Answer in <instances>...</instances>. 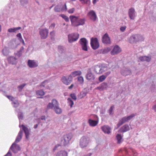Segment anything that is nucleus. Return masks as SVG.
Masks as SVG:
<instances>
[{"mask_svg":"<svg viewBox=\"0 0 156 156\" xmlns=\"http://www.w3.org/2000/svg\"><path fill=\"white\" fill-rule=\"evenodd\" d=\"M111 50L110 48H107L101 50V53L103 54L107 53Z\"/></svg>","mask_w":156,"mask_h":156,"instance_id":"7c9ffc66","label":"nucleus"},{"mask_svg":"<svg viewBox=\"0 0 156 156\" xmlns=\"http://www.w3.org/2000/svg\"><path fill=\"white\" fill-rule=\"evenodd\" d=\"M86 78L88 80H92L95 79V76L91 72H88L86 75Z\"/></svg>","mask_w":156,"mask_h":156,"instance_id":"5701e85b","label":"nucleus"},{"mask_svg":"<svg viewBox=\"0 0 156 156\" xmlns=\"http://www.w3.org/2000/svg\"><path fill=\"white\" fill-rule=\"evenodd\" d=\"M10 149L12 151L13 153H17L21 149L19 145L16 144L15 143L12 144Z\"/></svg>","mask_w":156,"mask_h":156,"instance_id":"2eb2a0df","label":"nucleus"},{"mask_svg":"<svg viewBox=\"0 0 156 156\" xmlns=\"http://www.w3.org/2000/svg\"><path fill=\"white\" fill-rule=\"evenodd\" d=\"M128 14L129 18L131 20H134L136 16V13L135 9L133 7L129 9Z\"/></svg>","mask_w":156,"mask_h":156,"instance_id":"9d476101","label":"nucleus"},{"mask_svg":"<svg viewBox=\"0 0 156 156\" xmlns=\"http://www.w3.org/2000/svg\"><path fill=\"white\" fill-rule=\"evenodd\" d=\"M55 23H52L51 24V25L50 26L49 28L53 29L55 27Z\"/></svg>","mask_w":156,"mask_h":156,"instance_id":"052dcab7","label":"nucleus"},{"mask_svg":"<svg viewBox=\"0 0 156 156\" xmlns=\"http://www.w3.org/2000/svg\"><path fill=\"white\" fill-rule=\"evenodd\" d=\"M101 129L105 133L109 134L111 133V128L108 126L105 125L101 127Z\"/></svg>","mask_w":156,"mask_h":156,"instance_id":"412c9836","label":"nucleus"},{"mask_svg":"<svg viewBox=\"0 0 156 156\" xmlns=\"http://www.w3.org/2000/svg\"><path fill=\"white\" fill-rule=\"evenodd\" d=\"M2 52L4 55L6 56L8 54V51L6 48H4L2 50Z\"/></svg>","mask_w":156,"mask_h":156,"instance_id":"c03bdc74","label":"nucleus"},{"mask_svg":"<svg viewBox=\"0 0 156 156\" xmlns=\"http://www.w3.org/2000/svg\"><path fill=\"white\" fill-rule=\"evenodd\" d=\"M101 74L103 73L105 71L107 70V68L105 66L101 67Z\"/></svg>","mask_w":156,"mask_h":156,"instance_id":"79ce46f5","label":"nucleus"},{"mask_svg":"<svg viewBox=\"0 0 156 156\" xmlns=\"http://www.w3.org/2000/svg\"><path fill=\"white\" fill-rule=\"evenodd\" d=\"M63 83L66 85H69L73 81V78L69 75L68 77L65 76H63L61 79Z\"/></svg>","mask_w":156,"mask_h":156,"instance_id":"ddd939ff","label":"nucleus"},{"mask_svg":"<svg viewBox=\"0 0 156 156\" xmlns=\"http://www.w3.org/2000/svg\"><path fill=\"white\" fill-rule=\"evenodd\" d=\"M46 117L45 115H43L41 116V119L42 120H46Z\"/></svg>","mask_w":156,"mask_h":156,"instance_id":"69168bd1","label":"nucleus"},{"mask_svg":"<svg viewBox=\"0 0 156 156\" xmlns=\"http://www.w3.org/2000/svg\"><path fill=\"white\" fill-rule=\"evenodd\" d=\"M36 93L37 95L40 96H43L45 94L44 92L42 90H37Z\"/></svg>","mask_w":156,"mask_h":156,"instance_id":"f704fd0d","label":"nucleus"},{"mask_svg":"<svg viewBox=\"0 0 156 156\" xmlns=\"http://www.w3.org/2000/svg\"><path fill=\"white\" fill-rule=\"evenodd\" d=\"M144 38L141 35L136 34L132 35L129 37V41L130 43L134 44L137 42L143 41Z\"/></svg>","mask_w":156,"mask_h":156,"instance_id":"20e7f679","label":"nucleus"},{"mask_svg":"<svg viewBox=\"0 0 156 156\" xmlns=\"http://www.w3.org/2000/svg\"><path fill=\"white\" fill-rule=\"evenodd\" d=\"M123 124L122 123V122L121 121L119 120V123L117 124V126L118 127H119L120 126L122 125Z\"/></svg>","mask_w":156,"mask_h":156,"instance_id":"e2e57ef3","label":"nucleus"},{"mask_svg":"<svg viewBox=\"0 0 156 156\" xmlns=\"http://www.w3.org/2000/svg\"><path fill=\"white\" fill-rule=\"evenodd\" d=\"M87 93L84 91H83L80 94L82 95V97H85L86 96Z\"/></svg>","mask_w":156,"mask_h":156,"instance_id":"13d9d810","label":"nucleus"},{"mask_svg":"<svg viewBox=\"0 0 156 156\" xmlns=\"http://www.w3.org/2000/svg\"><path fill=\"white\" fill-rule=\"evenodd\" d=\"M80 44H81L82 49L85 51H87V41L85 38H81L79 41Z\"/></svg>","mask_w":156,"mask_h":156,"instance_id":"6e6552de","label":"nucleus"},{"mask_svg":"<svg viewBox=\"0 0 156 156\" xmlns=\"http://www.w3.org/2000/svg\"><path fill=\"white\" fill-rule=\"evenodd\" d=\"M21 126L22 127V129H20L19 131L18 135L16 138L15 141L14 143H18L20 141L22 136V134L23 133V131L24 132L26 138L28 139L29 137V131L28 129L25 126L23 125H22Z\"/></svg>","mask_w":156,"mask_h":156,"instance_id":"f03ea898","label":"nucleus"},{"mask_svg":"<svg viewBox=\"0 0 156 156\" xmlns=\"http://www.w3.org/2000/svg\"><path fill=\"white\" fill-rule=\"evenodd\" d=\"M12 156L11 153L9 150V151L5 155H4V156Z\"/></svg>","mask_w":156,"mask_h":156,"instance_id":"bf43d9fd","label":"nucleus"},{"mask_svg":"<svg viewBox=\"0 0 156 156\" xmlns=\"http://www.w3.org/2000/svg\"><path fill=\"white\" fill-rule=\"evenodd\" d=\"M90 141L89 138L87 136H83L80 139V146L81 148L87 147Z\"/></svg>","mask_w":156,"mask_h":156,"instance_id":"423d86ee","label":"nucleus"},{"mask_svg":"<svg viewBox=\"0 0 156 156\" xmlns=\"http://www.w3.org/2000/svg\"><path fill=\"white\" fill-rule=\"evenodd\" d=\"M67 9L66 4H65L63 6L62 8H61V11H66Z\"/></svg>","mask_w":156,"mask_h":156,"instance_id":"3c124183","label":"nucleus"},{"mask_svg":"<svg viewBox=\"0 0 156 156\" xmlns=\"http://www.w3.org/2000/svg\"><path fill=\"white\" fill-rule=\"evenodd\" d=\"M16 37H18V39L22 37V36L21 34L20 33H19L16 35Z\"/></svg>","mask_w":156,"mask_h":156,"instance_id":"338daca9","label":"nucleus"},{"mask_svg":"<svg viewBox=\"0 0 156 156\" xmlns=\"http://www.w3.org/2000/svg\"><path fill=\"white\" fill-rule=\"evenodd\" d=\"M101 67L98 66H95L94 69L95 72L97 74H101Z\"/></svg>","mask_w":156,"mask_h":156,"instance_id":"473e14b6","label":"nucleus"},{"mask_svg":"<svg viewBox=\"0 0 156 156\" xmlns=\"http://www.w3.org/2000/svg\"><path fill=\"white\" fill-rule=\"evenodd\" d=\"M72 137V135L71 133L64 135L61 139L62 144L65 146H68Z\"/></svg>","mask_w":156,"mask_h":156,"instance_id":"39448f33","label":"nucleus"},{"mask_svg":"<svg viewBox=\"0 0 156 156\" xmlns=\"http://www.w3.org/2000/svg\"><path fill=\"white\" fill-rule=\"evenodd\" d=\"M108 87V85L107 83L104 82L101 83L100 86L97 87L96 89L100 90H107Z\"/></svg>","mask_w":156,"mask_h":156,"instance_id":"aec40b11","label":"nucleus"},{"mask_svg":"<svg viewBox=\"0 0 156 156\" xmlns=\"http://www.w3.org/2000/svg\"><path fill=\"white\" fill-rule=\"evenodd\" d=\"M18 117L19 120L23 119V114L22 111H19L18 112Z\"/></svg>","mask_w":156,"mask_h":156,"instance_id":"c9c22d12","label":"nucleus"},{"mask_svg":"<svg viewBox=\"0 0 156 156\" xmlns=\"http://www.w3.org/2000/svg\"><path fill=\"white\" fill-rule=\"evenodd\" d=\"M68 100L70 104V107H72L74 104L73 101L72 100H71L70 98H69L68 99Z\"/></svg>","mask_w":156,"mask_h":156,"instance_id":"49530a36","label":"nucleus"},{"mask_svg":"<svg viewBox=\"0 0 156 156\" xmlns=\"http://www.w3.org/2000/svg\"><path fill=\"white\" fill-rule=\"evenodd\" d=\"M74 11L75 9L74 8H73L69 9L68 12L69 13H73L74 12Z\"/></svg>","mask_w":156,"mask_h":156,"instance_id":"6e6d98bb","label":"nucleus"},{"mask_svg":"<svg viewBox=\"0 0 156 156\" xmlns=\"http://www.w3.org/2000/svg\"><path fill=\"white\" fill-rule=\"evenodd\" d=\"M88 123L90 126H94L97 125L98 123V121L89 119L88 120Z\"/></svg>","mask_w":156,"mask_h":156,"instance_id":"a878e982","label":"nucleus"},{"mask_svg":"<svg viewBox=\"0 0 156 156\" xmlns=\"http://www.w3.org/2000/svg\"><path fill=\"white\" fill-rule=\"evenodd\" d=\"M48 30L47 29H41L39 31V34L41 38L43 39H46L48 34Z\"/></svg>","mask_w":156,"mask_h":156,"instance_id":"f8f14e48","label":"nucleus"},{"mask_svg":"<svg viewBox=\"0 0 156 156\" xmlns=\"http://www.w3.org/2000/svg\"><path fill=\"white\" fill-rule=\"evenodd\" d=\"M56 156H68V153L65 151H61L57 153Z\"/></svg>","mask_w":156,"mask_h":156,"instance_id":"cd10ccee","label":"nucleus"},{"mask_svg":"<svg viewBox=\"0 0 156 156\" xmlns=\"http://www.w3.org/2000/svg\"><path fill=\"white\" fill-rule=\"evenodd\" d=\"M71 97L74 100H76V96L74 94H71Z\"/></svg>","mask_w":156,"mask_h":156,"instance_id":"4d7b16f0","label":"nucleus"},{"mask_svg":"<svg viewBox=\"0 0 156 156\" xmlns=\"http://www.w3.org/2000/svg\"><path fill=\"white\" fill-rule=\"evenodd\" d=\"M90 45L93 49H98L99 47L98 39L97 38H92L90 40Z\"/></svg>","mask_w":156,"mask_h":156,"instance_id":"0eeeda50","label":"nucleus"},{"mask_svg":"<svg viewBox=\"0 0 156 156\" xmlns=\"http://www.w3.org/2000/svg\"><path fill=\"white\" fill-rule=\"evenodd\" d=\"M116 139L117 140V143L120 144L121 143V140L122 137L120 134H117L116 136Z\"/></svg>","mask_w":156,"mask_h":156,"instance_id":"c756f323","label":"nucleus"},{"mask_svg":"<svg viewBox=\"0 0 156 156\" xmlns=\"http://www.w3.org/2000/svg\"><path fill=\"white\" fill-rule=\"evenodd\" d=\"M26 84L23 83L20 86H18L17 88L19 91L20 92L21 91L24 87L26 86Z\"/></svg>","mask_w":156,"mask_h":156,"instance_id":"ea45409f","label":"nucleus"},{"mask_svg":"<svg viewBox=\"0 0 156 156\" xmlns=\"http://www.w3.org/2000/svg\"><path fill=\"white\" fill-rule=\"evenodd\" d=\"M111 73V71H108L106 72L105 73V76H106V77H107V76H108Z\"/></svg>","mask_w":156,"mask_h":156,"instance_id":"680f3d73","label":"nucleus"},{"mask_svg":"<svg viewBox=\"0 0 156 156\" xmlns=\"http://www.w3.org/2000/svg\"><path fill=\"white\" fill-rule=\"evenodd\" d=\"M24 49V48L23 47H22L20 50L17 51L16 53H15V55L19 57H20L22 54L23 51Z\"/></svg>","mask_w":156,"mask_h":156,"instance_id":"bb28decb","label":"nucleus"},{"mask_svg":"<svg viewBox=\"0 0 156 156\" xmlns=\"http://www.w3.org/2000/svg\"><path fill=\"white\" fill-rule=\"evenodd\" d=\"M121 50L120 47L117 45H115L112 50L111 51V54L112 55H116L119 53Z\"/></svg>","mask_w":156,"mask_h":156,"instance_id":"a211bd4d","label":"nucleus"},{"mask_svg":"<svg viewBox=\"0 0 156 156\" xmlns=\"http://www.w3.org/2000/svg\"><path fill=\"white\" fill-rule=\"evenodd\" d=\"M54 10L56 12H61V7L59 5L55 6L54 9Z\"/></svg>","mask_w":156,"mask_h":156,"instance_id":"72a5a7b5","label":"nucleus"},{"mask_svg":"<svg viewBox=\"0 0 156 156\" xmlns=\"http://www.w3.org/2000/svg\"><path fill=\"white\" fill-rule=\"evenodd\" d=\"M129 130V127L127 124L124 125L119 130L118 132L119 133H124Z\"/></svg>","mask_w":156,"mask_h":156,"instance_id":"6ab92c4d","label":"nucleus"},{"mask_svg":"<svg viewBox=\"0 0 156 156\" xmlns=\"http://www.w3.org/2000/svg\"><path fill=\"white\" fill-rule=\"evenodd\" d=\"M20 1L21 5L24 6L28 3L29 0H20Z\"/></svg>","mask_w":156,"mask_h":156,"instance_id":"2f4dec72","label":"nucleus"},{"mask_svg":"<svg viewBox=\"0 0 156 156\" xmlns=\"http://www.w3.org/2000/svg\"><path fill=\"white\" fill-rule=\"evenodd\" d=\"M78 81L81 83H82L84 82L83 78L82 76H79L77 77Z\"/></svg>","mask_w":156,"mask_h":156,"instance_id":"a19ab883","label":"nucleus"},{"mask_svg":"<svg viewBox=\"0 0 156 156\" xmlns=\"http://www.w3.org/2000/svg\"><path fill=\"white\" fill-rule=\"evenodd\" d=\"M114 106H112L110 107V109H109L108 111L109 114L110 115H112L113 114L112 113V112L113 111V109L114 108Z\"/></svg>","mask_w":156,"mask_h":156,"instance_id":"a18cd8bd","label":"nucleus"},{"mask_svg":"<svg viewBox=\"0 0 156 156\" xmlns=\"http://www.w3.org/2000/svg\"><path fill=\"white\" fill-rule=\"evenodd\" d=\"M54 108V110L57 114H60L62 113V110L59 106V104L57 100L53 99L51 102L49 103L47 106V109H52Z\"/></svg>","mask_w":156,"mask_h":156,"instance_id":"f257e3e1","label":"nucleus"},{"mask_svg":"<svg viewBox=\"0 0 156 156\" xmlns=\"http://www.w3.org/2000/svg\"><path fill=\"white\" fill-rule=\"evenodd\" d=\"M61 17L64 19L65 21L66 22H68L69 21V19L68 17L65 15L64 14H62L61 15Z\"/></svg>","mask_w":156,"mask_h":156,"instance_id":"37998d69","label":"nucleus"},{"mask_svg":"<svg viewBox=\"0 0 156 156\" xmlns=\"http://www.w3.org/2000/svg\"><path fill=\"white\" fill-rule=\"evenodd\" d=\"M136 115V113L132 114L128 116H125L120 119V120L123 124L126 122H128L133 117H134Z\"/></svg>","mask_w":156,"mask_h":156,"instance_id":"f3484780","label":"nucleus"},{"mask_svg":"<svg viewBox=\"0 0 156 156\" xmlns=\"http://www.w3.org/2000/svg\"><path fill=\"white\" fill-rule=\"evenodd\" d=\"M126 28V26L121 27L120 28V30L121 32H124L125 31Z\"/></svg>","mask_w":156,"mask_h":156,"instance_id":"5fc2aeb1","label":"nucleus"},{"mask_svg":"<svg viewBox=\"0 0 156 156\" xmlns=\"http://www.w3.org/2000/svg\"><path fill=\"white\" fill-rule=\"evenodd\" d=\"M12 103L13 105V107L15 108L18 107L20 105L19 102L17 101H13Z\"/></svg>","mask_w":156,"mask_h":156,"instance_id":"4c0bfd02","label":"nucleus"},{"mask_svg":"<svg viewBox=\"0 0 156 156\" xmlns=\"http://www.w3.org/2000/svg\"><path fill=\"white\" fill-rule=\"evenodd\" d=\"M28 64L29 66L31 68L36 67L38 66L37 63L34 60H29L28 61Z\"/></svg>","mask_w":156,"mask_h":156,"instance_id":"4be33fe9","label":"nucleus"},{"mask_svg":"<svg viewBox=\"0 0 156 156\" xmlns=\"http://www.w3.org/2000/svg\"><path fill=\"white\" fill-rule=\"evenodd\" d=\"M82 73L80 71H77L72 72L69 75L70 77L73 78V77H74L77 76H80L81 75Z\"/></svg>","mask_w":156,"mask_h":156,"instance_id":"393cba45","label":"nucleus"},{"mask_svg":"<svg viewBox=\"0 0 156 156\" xmlns=\"http://www.w3.org/2000/svg\"><path fill=\"white\" fill-rule=\"evenodd\" d=\"M58 49L59 52L61 53H63L65 50V48L62 46H59L58 47Z\"/></svg>","mask_w":156,"mask_h":156,"instance_id":"e433bc0d","label":"nucleus"},{"mask_svg":"<svg viewBox=\"0 0 156 156\" xmlns=\"http://www.w3.org/2000/svg\"><path fill=\"white\" fill-rule=\"evenodd\" d=\"M17 59L13 56H10L8 58L7 60L8 62L12 65L16 64L17 63Z\"/></svg>","mask_w":156,"mask_h":156,"instance_id":"b1692460","label":"nucleus"},{"mask_svg":"<svg viewBox=\"0 0 156 156\" xmlns=\"http://www.w3.org/2000/svg\"><path fill=\"white\" fill-rule=\"evenodd\" d=\"M121 74L124 76L131 75L132 72L131 70L128 68L124 67L121 71Z\"/></svg>","mask_w":156,"mask_h":156,"instance_id":"4468645a","label":"nucleus"},{"mask_svg":"<svg viewBox=\"0 0 156 156\" xmlns=\"http://www.w3.org/2000/svg\"><path fill=\"white\" fill-rule=\"evenodd\" d=\"M7 97L9 100L12 101H13L15 100V98L12 96L7 95Z\"/></svg>","mask_w":156,"mask_h":156,"instance_id":"864d4df0","label":"nucleus"},{"mask_svg":"<svg viewBox=\"0 0 156 156\" xmlns=\"http://www.w3.org/2000/svg\"><path fill=\"white\" fill-rule=\"evenodd\" d=\"M102 41L104 44H108L111 43L110 39L108 34H105L102 37Z\"/></svg>","mask_w":156,"mask_h":156,"instance_id":"dca6fc26","label":"nucleus"},{"mask_svg":"<svg viewBox=\"0 0 156 156\" xmlns=\"http://www.w3.org/2000/svg\"><path fill=\"white\" fill-rule=\"evenodd\" d=\"M79 34L78 33H72L68 35L69 41L71 43L77 41L79 37Z\"/></svg>","mask_w":156,"mask_h":156,"instance_id":"1a4fd4ad","label":"nucleus"},{"mask_svg":"<svg viewBox=\"0 0 156 156\" xmlns=\"http://www.w3.org/2000/svg\"><path fill=\"white\" fill-rule=\"evenodd\" d=\"M21 29V27H18L14 28H11L8 29V31L10 33L15 32L18 30H20Z\"/></svg>","mask_w":156,"mask_h":156,"instance_id":"c85d7f7f","label":"nucleus"},{"mask_svg":"<svg viewBox=\"0 0 156 156\" xmlns=\"http://www.w3.org/2000/svg\"><path fill=\"white\" fill-rule=\"evenodd\" d=\"M69 17L72 24L74 27L83 25L85 23L84 19H80L77 16H71Z\"/></svg>","mask_w":156,"mask_h":156,"instance_id":"7ed1b4c3","label":"nucleus"},{"mask_svg":"<svg viewBox=\"0 0 156 156\" xmlns=\"http://www.w3.org/2000/svg\"><path fill=\"white\" fill-rule=\"evenodd\" d=\"M92 154V153H90L87 154H86L84 155V156H90Z\"/></svg>","mask_w":156,"mask_h":156,"instance_id":"774afa93","label":"nucleus"},{"mask_svg":"<svg viewBox=\"0 0 156 156\" xmlns=\"http://www.w3.org/2000/svg\"><path fill=\"white\" fill-rule=\"evenodd\" d=\"M60 145L59 144H58L56 145L55 146V147L54 148H53V150L54 151H55L57 149V148L59 146H60Z\"/></svg>","mask_w":156,"mask_h":156,"instance_id":"0e129e2a","label":"nucleus"},{"mask_svg":"<svg viewBox=\"0 0 156 156\" xmlns=\"http://www.w3.org/2000/svg\"><path fill=\"white\" fill-rule=\"evenodd\" d=\"M55 32L54 31H52L50 32V35L51 36V39H52L54 38L55 36Z\"/></svg>","mask_w":156,"mask_h":156,"instance_id":"09e8293b","label":"nucleus"},{"mask_svg":"<svg viewBox=\"0 0 156 156\" xmlns=\"http://www.w3.org/2000/svg\"><path fill=\"white\" fill-rule=\"evenodd\" d=\"M151 56H146L145 61H146L147 62H150L151 61Z\"/></svg>","mask_w":156,"mask_h":156,"instance_id":"de8ad7c7","label":"nucleus"},{"mask_svg":"<svg viewBox=\"0 0 156 156\" xmlns=\"http://www.w3.org/2000/svg\"><path fill=\"white\" fill-rule=\"evenodd\" d=\"M83 4H87L90 2V0H80Z\"/></svg>","mask_w":156,"mask_h":156,"instance_id":"8fccbe9b","label":"nucleus"},{"mask_svg":"<svg viewBox=\"0 0 156 156\" xmlns=\"http://www.w3.org/2000/svg\"><path fill=\"white\" fill-rule=\"evenodd\" d=\"M106 78V76L104 75H102L100 76L98 78V80L100 82H102L104 81Z\"/></svg>","mask_w":156,"mask_h":156,"instance_id":"58836bf2","label":"nucleus"},{"mask_svg":"<svg viewBox=\"0 0 156 156\" xmlns=\"http://www.w3.org/2000/svg\"><path fill=\"white\" fill-rule=\"evenodd\" d=\"M87 16L93 22L95 21L98 19L97 15L95 12L93 10L90 11L87 14Z\"/></svg>","mask_w":156,"mask_h":156,"instance_id":"9b49d317","label":"nucleus"},{"mask_svg":"<svg viewBox=\"0 0 156 156\" xmlns=\"http://www.w3.org/2000/svg\"><path fill=\"white\" fill-rule=\"evenodd\" d=\"M146 58V56H142L139 57V59L141 61H145V59Z\"/></svg>","mask_w":156,"mask_h":156,"instance_id":"603ef678","label":"nucleus"}]
</instances>
